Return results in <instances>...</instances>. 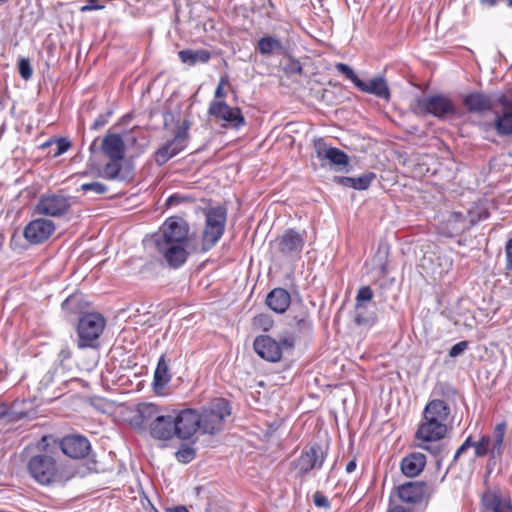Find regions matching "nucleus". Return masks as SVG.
Wrapping results in <instances>:
<instances>
[{"mask_svg":"<svg viewBox=\"0 0 512 512\" xmlns=\"http://www.w3.org/2000/svg\"><path fill=\"white\" fill-rule=\"evenodd\" d=\"M256 319H257L258 323L264 328V330H268L272 325L271 320L266 315H260Z\"/></svg>","mask_w":512,"mask_h":512,"instance_id":"obj_56","label":"nucleus"},{"mask_svg":"<svg viewBox=\"0 0 512 512\" xmlns=\"http://www.w3.org/2000/svg\"><path fill=\"white\" fill-rule=\"evenodd\" d=\"M314 150L322 167L329 166L342 171L349 163V156L344 151L329 146L322 138L314 141Z\"/></svg>","mask_w":512,"mask_h":512,"instance_id":"obj_10","label":"nucleus"},{"mask_svg":"<svg viewBox=\"0 0 512 512\" xmlns=\"http://www.w3.org/2000/svg\"><path fill=\"white\" fill-rule=\"evenodd\" d=\"M225 230L205 224L202 232V251L211 250L221 239Z\"/></svg>","mask_w":512,"mask_h":512,"instance_id":"obj_35","label":"nucleus"},{"mask_svg":"<svg viewBox=\"0 0 512 512\" xmlns=\"http://www.w3.org/2000/svg\"><path fill=\"white\" fill-rule=\"evenodd\" d=\"M375 178V174L372 172L364 173L359 177H354V189L365 190L367 189L372 180Z\"/></svg>","mask_w":512,"mask_h":512,"instance_id":"obj_42","label":"nucleus"},{"mask_svg":"<svg viewBox=\"0 0 512 512\" xmlns=\"http://www.w3.org/2000/svg\"><path fill=\"white\" fill-rule=\"evenodd\" d=\"M305 240L302 234L293 229H287L278 238V249L287 258L297 257L304 246Z\"/></svg>","mask_w":512,"mask_h":512,"instance_id":"obj_19","label":"nucleus"},{"mask_svg":"<svg viewBox=\"0 0 512 512\" xmlns=\"http://www.w3.org/2000/svg\"><path fill=\"white\" fill-rule=\"evenodd\" d=\"M62 310L69 314H77L82 310V297L79 294L70 295L62 303Z\"/></svg>","mask_w":512,"mask_h":512,"instance_id":"obj_39","label":"nucleus"},{"mask_svg":"<svg viewBox=\"0 0 512 512\" xmlns=\"http://www.w3.org/2000/svg\"><path fill=\"white\" fill-rule=\"evenodd\" d=\"M452 264V259L449 256L439 250L436 245L430 244L423 250L419 267L425 275L433 279H440L451 270Z\"/></svg>","mask_w":512,"mask_h":512,"instance_id":"obj_3","label":"nucleus"},{"mask_svg":"<svg viewBox=\"0 0 512 512\" xmlns=\"http://www.w3.org/2000/svg\"><path fill=\"white\" fill-rule=\"evenodd\" d=\"M155 246L158 253L172 268L182 266L189 255L187 251L188 243H157Z\"/></svg>","mask_w":512,"mask_h":512,"instance_id":"obj_15","label":"nucleus"},{"mask_svg":"<svg viewBox=\"0 0 512 512\" xmlns=\"http://www.w3.org/2000/svg\"><path fill=\"white\" fill-rule=\"evenodd\" d=\"M171 379V374L169 373V367L165 360L164 355L159 358L156 370L154 372V387L163 388L165 385L169 383Z\"/></svg>","mask_w":512,"mask_h":512,"instance_id":"obj_36","label":"nucleus"},{"mask_svg":"<svg viewBox=\"0 0 512 512\" xmlns=\"http://www.w3.org/2000/svg\"><path fill=\"white\" fill-rule=\"evenodd\" d=\"M451 408L448 403L441 399L430 400L423 411V417L448 425Z\"/></svg>","mask_w":512,"mask_h":512,"instance_id":"obj_26","label":"nucleus"},{"mask_svg":"<svg viewBox=\"0 0 512 512\" xmlns=\"http://www.w3.org/2000/svg\"><path fill=\"white\" fill-rule=\"evenodd\" d=\"M18 71H19L20 76L24 80H28L31 78V76L33 74V70H32L31 64L28 59L23 58L19 61Z\"/></svg>","mask_w":512,"mask_h":512,"instance_id":"obj_45","label":"nucleus"},{"mask_svg":"<svg viewBox=\"0 0 512 512\" xmlns=\"http://www.w3.org/2000/svg\"><path fill=\"white\" fill-rule=\"evenodd\" d=\"M356 466H357V464H356V460H351V461H349V462L347 463V465H346V472H347V473H351V472H353V471L356 469Z\"/></svg>","mask_w":512,"mask_h":512,"instance_id":"obj_61","label":"nucleus"},{"mask_svg":"<svg viewBox=\"0 0 512 512\" xmlns=\"http://www.w3.org/2000/svg\"><path fill=\"white\" fill-rule=\"evenodd\" d=\"M54 231L55 224L52 220L38 218L27 224L24 237L31 244H41L48 240Z\"/></svg>","mask_w":512,"mask_h":512,"instance_id":"obj_14","label":"nucleus"},{"mask_svg":"<svg viewBox=\"0 0 512 512\" xmlns=\"http://www.w3.org/2000/svg\"><path fill=\"white\" fill-rule=\"evenodd\" d=\"M327 452L318 444H313L302 451L295 461V469L300 476L308 474L314 469H320L325 461Z\"/></svg>","mask_w":512,"mask_h":512,"instance_id":"obj_11","label":"nucleus"},{"mask_svg":"<svg viewBox=\"0 0 512 512\" xmlns=\"http://www.w3.org/2000/svg\"><path fill=\"white\" fill-rule=\"evenodd\" d=\"M178 56L183 63L195 65L196 63H206L209 61L211 54L208 50L185 49L178 52Z\"/></svg>","mask_w":512,"mask_h":512,"instance_id":"obj_34","label":"nucleus"},{"mask_svg":"<svg viewBox=\"0 0 512 512\" xmlns=\"http://www.w3.org/2000/svg\"><path fill=\"white\" fill-rule=\"evenodd\" d=\"M354 321L358 325L370 326L376 321V314L368 312L367 306H362L360 309L355 306Z\"/></svg>","mask_w":512,"mask_h":512,"instance_id":"obj_38","label":"nucleus"},{"mask_svg":"<svg viewBox=\"0 0 512 512\" xmlns=\"http://www.w3.org/2000/svg\"><path fill=\"white\" fill-rule=\"evenodd\" d=\"M192 198L189 197V196H183V195H180V194H173L171 196H169L166 200V205L167 206H173V205H178L182 202H185V201H191Z\"/></svg>","mask_w":512,"mask_h":512,"instance_id":"obj_50","label":"nucleus"},{"mask_svg":"<svg viewBox=\"0 0 512 512\" xmlns=\"http://www.w3.org/2000/svg\"><path fill=\"white\" fill-rule=\"evenodd\" d=\"M62 452L70 458H85L91 450L89 440L82 435L65 436L59 443Z\"/></svg>","mask_w":512,"mask_h":512,"instance_id":"obj_16","label":"nucleus"},{"mask_svg":"<svg viewBox=\"0 0 512 512\" xmlns=\"http://www.w3.org/2000/svg\"><path fill=\"white\" fill-rule=\"evenodd\" d=\"M190 125V121L184 120L182 124L176 127L173 139L165 142L157 149L154 158L158 165H164L186 148L189 140Z\"/></svg>","mask_w":512,"mask_h":512,"instance_id":"obj_6","label":"nucleus"},{"mask_svg":"<svg viewBox=\"0 0 512 512\" xmlns=\"http://www.w3.org/2000/svg\"><path fill=\"white\" fill-rule=\"evenodd\" d=\"M505 251L507 257V269L512 271V238L507 241Z\"/></svg>","mask_w":512,"mask_h":512,"instance_id":"obj_55","label":"nucleus"},{"mask_svg":"<svg viewBox=\"0 0 512 512\" xmlns=\"http://www.w3.org/2000/svg\"><path fill=\"white\" fill-rule=\"evenodd\" d=\"M479 127L484 132L495 129L501 137L512 135V111L504 109L501 113H496L492 122H481Z\"/></svg>","mask_w":512,"mask_h":512,"instance_id":"obj_25","label":"nucleus"},{"mask_svg":"<svg viewBox=\"0 0 512 512\" xmlns=\"http://www.w3.org/2000/svg\"><path fill=\"white\" fill-rule=\"evenodd\" d=\"M189 227L179 217H169L154 236V243H188Z\"/></svg>","mask_w":512,"mask_h":512,"instance_id":"obj_9","label":"nucleus"},{"mask_svg":"<svg viewBox=\"0 0 512 512\" xmlns=\"http://www.w3.org/2000/svg\"><path fill=\"white\" fill-rule=\"evenodd\" d=\"M174 420L177 437L180 439H190L198 430H200L198 410L196 409H183L174 416Z\"/></svg>","mask_w":512,"mask_h":512,"instance_id":"obj_13","label":"nucleus"},{"mask_svg":"<svg viewBox=\"0 0 512 512\" xmlns=\"http://www.w3.org/2000/svg\"><path fill=\"white\" fill-rule=\"evenodd\" d=\"M429 494V486L423 481H409L397 487V496L408 504H417Z\"/></svg>","mask_w":512,"mask_h":512,"instance_id":"obj_18","label":"nucleus"},{"mask_svg":"<svg viewBox=\"0 0 512 512\" xmlns=\"http://www.w3.org/2000/svg\"><path fill=\"white\" fill-rule=\"evenodd\" d=\"M425 465L426 456L420 452H413L402 459L400 468L405 476L416 477L423 471Z\"/></svg>","mask_w":512,"mask_h":512,"instance_id":"obj_28","label":"nucleus"},{"mask_svg":"<svg viewBox=\"0 0 512 512\" xmlns=\"http://www.w3.org/2000/svg\"><path fill=\"white\" fill-rule=\"evenodd\" d=\"M104 8L103 5L98 3V0H87V4L80 8L82 13L93 11V10H102Z\"/></svg>","mask_w":512,"mask_h":512,"instance_id":"obj_52","label":"nucleus"},{"mask_svg":"<svg viewBox=\"0 0 512 512\" xmlns=\"http://www.w3.org/2000/svg\"><path fill=\"white\" fill-rule=\"evenodd\" d=\"M157 416H161L160 408L153 403H140L137 406V415L134 417L136 425L152 422Z\"/></svg>","mask_w":512,"mask_h":512,"instance_id":"obj_33","label":"nucleus"},{"mask_svg":"<svg viewBox=\"0 0 512 512\" xmlns=\"http://www.w3.org/2000/svg\"><path fill=\"white\" fill-rule=\"evenodd\" d=\"M498 101L505 109L508 107L509 100L505 95L499 97Z\"/></svg>","mask_w":512,"mask_h":512,"instance_id":"obj_63","label":"nucleus"},{"mask_svg":"<svg viewBox=\"0 0 512 512\" xmlns=\"http://www.w3.org/2000/svg\"><path fill=\"white\" fill-rule=\"evenodd\" d=\"M54 374H55V370H53V371H52V370L48 371V372L44 375V377L42 378V380H41L40 384H41V385H44V386L49 385V384H50L51 382H53V380H54Z\"/></svg>","mask_w":512,"mask_h":512,"instance_id":"obj_57","label":"nucleus"},{"mask_svg":"<svg viewBox=\"0 0 512 512\" xmlns=\"http://www.w3.org/2000/svg\"><path fill=\"white\" fill-rule=\"evenodd\" d=\"M283 49L281 40L271 35L261 37L256 45V50L264 56L280 54Z\"/></svg>","mask_w":512,"mask_h":512,"instance_id":"obj_32","label":"nucleus"},{"mask_svg":"<svg viewBox=\"0 0 512 512\" xmlns=\"http://www.w3.org/2000/svg\"><path fill=\"white\" fill-rule=\"evenodd\" d=\"M166 512H189V510L185 506H176L172 508H167Z\"/></svg>","mask_w":512,"mask_h":512,"instance_id":"obj_59","label":"nucleus"},{"mask_svg":"<svg viewBox=\"0 0 512 512\" xmlns=\"http://www.w3.org/2000/svg\"><path fill=\"white\" fill-rule=\"evenodd\" d=\"M101 150L109 159H123L125 155V145L118 134H107L102 139Z\"/></svg>","mask_w":512,"mask_h":512,"instance_id":"obj_27","label":"nucleus"},{"mask_svg":"<svg viewBox=\"0 0 512 512\" xmlns=\"http://www.w3.org/2000/svg\"><path fill=\"white\" fill-rule=\"evenodd\" d=\"M357 88L362 92L373 94L385 100H389L390 98L389 88L387 86L386 81L382 77L373 78L368 82H364L361 80V85L359 84Z\"/></svg>","mask_w":512,"mask_h":512,"instance_id":"obj_30","label":"nucleus"},{"mask_svg":"<svg viewBox=\"0 0 512 512\" xmlns=\"http://www.w3.org/2000/svg\"><path fill=\"white\" fill-rule=\"evenodd\" d=\"M209 115L228 123L229 126L239 129L245 125V119L239 108L230 107L223 100H213L208 109Z\"/></svg>","mask_w":512,"mask_h":512,"instance_id":"obj_12","label":"nucleus"},{"mask_svg":"<svg viewBox=\"0 0 512 512\" xmlns=\"http://www.w3.org/2000/svg\"><path fill=\"white\" fill-rule=\"evenodd\" d=\"M415 110L422 115H433L438 119H446L456 114L453 101L441 94L420 97L416 100Z\"/></svg>","mask_w":512,"mask_h":512,"instance_id":"obj_5","label":"nucleus"},{"mask_svg":"<svg viewBox=\"0 0 512 512\" xmlns=\"http://www.w3.org/2000/svg\"><path fill=\"white\" fill-rule=\"evenodd\" d=\"M487 217L488 212L479 207L466 210L465 212L454 211L443 223L442 232L450 237L459 235Z\"/></svg>","mask_w":512,"mask_h":512,"instance_id":"obj_4","label":"nucleus"},{"mask_svg":"<svg viewBox=\"0 0 512 512\" xmlns=\"http://www.w3.org/2000/svg\"><path fill=\"white\" fill-rule=\"evenodd\" d=\"M122 160L123 159H110L103 169L99 171V176L108 180L117 179L122 170Z\"/></svg>","mask_w":512,"mask_h":512,"instance_id":"obj_37","label":"nucleus"},{"mask_svg":"<svg viewBox=\"0 0 512 512\" xmlns=\"http://www.w3.org/2000/svg\"><path fill=\"white\" fill-rule=\"evenodd\" d=\"M373 296V290L369 286L360 287L355 298V306L359 309L362 306H367V303L373 299Z\"/></svg>","mask_w":512,"mask_h":512,"instance_id":"obj_40","label":"nucleus"},{"mask_svg":"<svg viewBox=\"0 0 512 512\" xmlns=\"http://www.w3.org/2000/svg\"><path fill=\"white\" fill-rule=\"evenodd\" d=\"M335 68L338 72L343 74L347 79H349L353 84L357 87L359 84L361 85V79L355 74L353 69L345 64V63H337Z\"/></svg>","mask_w":512,"mask_h":512,"instance_id":"obj_41","label":"nucleus"},{"mask_svg":"<svg viewBox=\"0 0 512 512\" xmlns=\"http://www.w3.org/2000/svg\"><path fill=\"white\" fill-rule=\"evenodd\" d=\"M109 115H110V112L107 114L98 115V117L93 122L91 129L98 130V129L102 128L103 126H105L108 122Z\"/></svg>","mask_w":512,"mask_h":512,"instance_id":"obj_53","label":"nucleus"},{"mask_svg":"<svg viewBox=\"0 0 512 512\" xmlns=\"http://www.w3.org/2000/svg\"><path fill=\"white\" fill-rule=\"evenodd\" d=\"M313 502H314L315 506H317V507H321L324 509L330 508L329 499L323 493H321L319 491H316L313 494Z\"/></svg>","mask_w":512,"mask_h":512,"instance_id":"obj_47","label":"nucleus"},{"mask_svg":"<svg viewBox=\"0 0 512 512\" xmlns=\"http://www.w3.org/2000/svg\"><path fill=\"white\" fill-rule=\"evenodd\" d=\"M467 348H468V342L460 341L451 347V349L449 350V356L452 358H455V357L461 355L462 353H464Z\"/></svg>","mask_w":512,"mask_h":512,"instance_id":"obj_48","label":"nucleus"},{"mask_svg":"<svg viewBox=\"0 0 512 512\" xmlns=\"http://www.w3.org/2000/svg\"><path fill=\"white\" fill-rule=\"evenodd\" d=\"M150 434L157 440H170L177 436L176 425L173 415L157 416L149 424Z\"/></svg>","mask_w":512,"mask_h":512,"instance_id":"obj_22","label":"nucleus"},{"mask_svg":"<svg viewBox=\"0 0 512 512\" xmlns=\"http://www.w3.org/2000/svg\"><path fill=\"white\" fill-rule=\"evenodd\" d=\"M447 431V424L423 417L416 431V438L425 442L438 441L446 436Z\"/></svg>","mask_w":512,"mask_h":512,"instance_id":"obj_20","label":"nucleus"},{"mask_svg":"<svg viewBox=\"0 0 512 512\" xmlns=\"http://www.w3.org/2000/svg\"><path fill=\"white\" fill-rule=\"evenodd\" d=\"M253 347L255 352L269 362H278L281 359L280 344L269 335H260L255 338Z\"/></svg>","mask_w":512,"mask_h":512,"instance_id":"obj_21","label":"nucleus"},{"mask_svg":"<svg viewBox=\"0 0 512 512\" xmlns=\"http://www.w3.org/2000/svg\"><path fill=\"white\" fill-rule=\"evenodd\" d=\"M333 180L338 185L354 189V177L336 176Z\"/></svg>","mask_w":512,"mask_h":512,"instance_id":"obj_51","label":"nucleus"},{"mask_svg":"<svg viewBox=\"0 0 512 512\" xmlns=\"http://www.w3.org/2000/svg\"><path fill=\"white\" fill-rule=\"evenodd\" d=\"M290 302V294L283 288L273 289L266 298L267 306L276 313H284Z\"/></svg>","mask_w":512,"mask_h":512,"instance_id":"obj_29","label":"nucleus"},{"mask_svg":"<svg viewBox=\"0 0 512 512\" xmlns=\"http://www.w3.org/2000/svg\"><path fill=\"white\" fill-rule=\"evenodd\" d=\"M462 444L464 445V447L469 449L471 447L474 448V445L476 444V442L472 441V437L469 436Z\"/></svg>","mask_w":512,"mask_h":512,"instance_id":"obj_62","label":"nucleus"},{"mask_svg":"<svg viewBox=\"0 0 512 512\" xmlns=\"http://www.w3.org/2000/svg\"><path fill=\"white\" fill-rule=\"evenodd\" d=\"M466 450H467V448L464 447L463 444H461V446L455 452V455H454V458H453V462H456L458 460V458L460 457V455L463 454Z\"/></svg>","mask_w":512,"mask_h":512,"instance_id":"obj_60","label":"nucleus"},{"mask_svg":"<svg viewBox=\"0 0 512 512\" xmlns=\"http://www.w3.org/2000/svg\"><path fill=\"white\" fill-rule=\"evenodd\" d=\"M231 414L229 402L224 398H214L198 411L200 431L214 435L224 426V420Z\"/></svg>","mask_w":512,"mask_h":512,"instance_id":"obj_2","label":"nucleus"},{"mask_svg":"<svg viewBox=\"0 0 512 512\" xmlns=\"http://www.w3.org/2000/svg\"><path fill=\"white\" fill-rule=\"evenodd\" d=\"M388 512H406V510L402 506H395L391 508Z\"/></svg>","mask_w":512,"mask_h":512,"instance_id":"obj_64","label":"nucleus"},{"mask_svg":"<svg viewBox=\"0 0 512 512\" xmlns=\"http://www.w3.org/2000/svg\"><path fill=\"white\" fill-rule=\"evenodd\" d=\"M74 198L63 194H44L36 205V212L51 217H63L69 214Z\"/></svg>","mask_w":512,"mask_h":512,"instance_id":"obj_8","label":"nucleus"},{"mask_svg":"<svg viewBox=\"0 0 512 512\" xmlns=\"http://www.w3.org/2000/svg\"><path fill=\"white\" fill-rule=\"evenodd\" d=\"M481 512H512L511 499L499 489H487L481 497Z\"/></svg>","mask_w":512,"mask_h":512,"instance_id":"obj_17","label":"nucleus"},{"mask_svg":"<svg viewBox=\"0 0 512 512\" xmlns=\"http://www.w3.org/2000/svg\"><path fill=\"white\" fill-rule=\"evenodd\" d=\"M104 327L105 320L100 314L88 313L82 316L77 327L78 347H92L93 342L99 338Z\"/></svg>","mask_w":512,"mask_h":512,"instance_id":"obj_7","label":"nucleus"},{"mask_svg":"<svg viewBox=\"0 0 512 512\" xmlns=\"http://www.w3.org/2000/svg\"><path fill=\"white\" fill-rule=\"evenodd\" d=\"M505 432V425L498 424L495 430V440L492 441L490 436H482L479 441L474 445V452L476 457H484L489 452L494 455L500 452Z\"/></svg>","mask_w":512,"mask_h":512,"instance_id":"obj_23","label":"nucleus"},{"mask_svg":"<svg viewBox=\"0 0 512 512\" xmlns=\"http://www.w3.org/2000/svg\"><path fill=\"white\" fill-rule=\"evenodd\" d=\"M227 83V79L222 77L218 83V86L215 90V100H222L225 98L226 93L224 91V85Z\"/></svg>","mask_w":512,"mask_h":512,"instance_id":"obj_54","label":"nucleus"},{"mask_svg":"<svg viewBox=\"0 0 512 512\" xmlns=\"http://www.w3.org/2000/svg\"><path fill=\"white\" fill-rule=\"evenodd\" d=\"M205 224L225 230L227 209L222 205L206 208L204 210Z\"/></svg>","mask_w":512,"mask_h":512,"instance_id":"obj_31","label":"nucleus"},{"mask_svg":"<svg viewBox=\"0 0 512 512\" xmlns=\"http://www.w3.org/2000/svg\"><path fill=\"white\" fill-rule=\"evenodd\" d=\"M463 105L468 112L483 115L493 108V99L490 95L481 92H472L463 96Z\"/></svg>","mask_w":512,"mask_h":512,"instance_id":"obj_24","label":"nucleus"},{"mask_svg":"<svg viewBox=\"0 0 512 512\" xmlns=\"http://www.w3.org/2000/svg\"><path fill=\"white\" fill-rule=\"evenodd\" d=\"M195 456V450L189 446H185L176 452L177 460L184 464L191 462Z\"/></svg>","mask_w":512,"mask_h":512,"instance_id":"obj_44","label":"nucleus"},{"mask_svg":"<svg viewBox=\"0 0 512 512\" xmlns=\"http://www.w3.org/2000/svg\"><path fill=\"white\" fill-rule=\"evenodd\" d=\"M53 440L51 437L43 436L38 442L37 448L39 453L33 455L27 465L30 475L40 484L49 485L53 483H60L64 481L60 468L47 450L49 441Z\"/></svg>","mask_w":512,"mask_h":512,"instance_id":"obj_1","label":"nucleus"},{"mask_svg":"<svg viewBox=\"0 0 512 512\" xmlns=\"http://www.w3.org/2000/svg\"><path fill=\"white\" fill-rule=\"evenodd\" d=\"M70 357H71V352H70V350H69V348H68V347H63V348L60 350L59 354H58V358H59V360H60L61 362H63V361H65V360L69 359Z\"/></svg>","mask_w":512,"mask_h":512,"instance_id":"obj_58","label":"nucleus"},{"mask_svg":"<svg viewBox=\"0 0 512 512\" xmlns=\"http://www.w3.org/2000/svg\"><path fill=\"white\" fill-rule=\"evenodd\" d=\"M80 190L83 192H93L95 194H105L108 191V187L101 182L84 183L80 186Z\"/></svg>","mask_w":512,"mask_h":512,"instance_id":"obj_43","label":"nucleus"},{"mask_svg":"<svg viewBox=\"0 0 512 512\" xmlns=\"http://www.w3.org/2000/svg\"><path fill=\"white\" fill-rule=\"evenodd\" d=\"M281 346V354L283 350H292L295 345V337L290 333H284L279 336L277 341Z\"/></svg>","mask_w":512,"mask_h":512,"instance_id":"obj_46","label":"nucleus"},{"mask_svg":"<svg viewBox=\"0 0 512 512\" xmlns=\"http://www.w3.org/2000/svg\"><path fill=\"white\" fill-rule=\"evenodd\" d=\"M55 144H56V149L54 152V156H59V155L65 153L70 147V142L66 138L58 139L55 142Z\"/></svg>","mask_w":512,"mask_h":512,"instance_id":"obj_49","label":"nucleus"}]
</instances>
